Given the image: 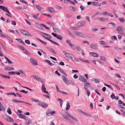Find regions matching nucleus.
<instances>
[{"mask_svg":"<svg viewBox=\"0 0 125 125\" xmlns=\"http://www.w3.org/2000/svg\"><path fill=\"white\" fill-rule=\"evenodd\" d=\"M20 31L25 36L31 37L32 36L30 33L25 30L21 29Z\"/></svg>","mask_w":125,"mask_h":125,"instance_id":"nucleus-1","label":"nucleus"},{"mask_svg":"<svg viewBox=\"0 0 125 125\" xmlns=\"http://www.w3.org/2000/svg\"><path fill=\"white\" fill-rule=\"evenodd\" d=\"M40 33L44 38L49 41L51 38V36L49 35L42 32H40Z\"/></svg>","mask_w":125,"mask_h":125,"instance_id":"nucleus-2","label":"nucleus"},{"mask_svg":"<svg viewBox=\"0 0 125 125\" xmlns=\"http://www.w3.org/2000/svg\"><path fill=\"white\" fill-rule=\"evenodd\" d=\"M90 84L89 83H87L84 84V88L85 90H88V88L90 87Z\"/></svg>","mask_w":125,"mask_h":125,"instance_id":"nucleus-3","label":"nucleus"},{"mask_svg":"<svg viewBox=\"0 0 125 125\" xmlns=\"http://www.w3.org/2000/svg\"><path fill=\"white\" fill-rule=\"evenodd\" d=\"M90 47L93 49L96 50L98 49V46L97 44L93 43L90 45Z\"/></svg>","mask_w":125,"mask_h":125,"instance_id":"nucleus-4","label":"nucleus"},{"mask_svg":"<svg viewBox=\"0 0 125 125\" xmlns=\"http://www.w3.org/2000/svg\"><path fill=\"white\" fill-rule=\"evenodd\" d=\"M79 79L80 81L83 82H85L87 81V80L84 77L82 76H79Z\"/></svg>","mask_w":125,"mask_h":125,"instance_id":"nucleus-5","label":"nucleus"},{"mask_svg":"<svg viewBox=\"0 0 125 125\" xmlns=\"http://www.w3.org/2000/svg\"><path fill=\"white\" fill-rule=\"evenodd\" d=\"M62 53L65 55V56L69 58L70 59L71 58H72V57L73 55L65 51L63 52Z\"/></svg>","mask_w":125,"mask_h":125,"instance_id":"nucleus-6","label":"nucleus"},{"mask_svg":"<svg viewBox=\"0 0 125 125\" xmlns=\"http://www.w3.org/2000/svg\"><path fill=\"white\" fill-rule=\"evenodd\" d=\"M30 60L31 63L33 65H37V64L36 60L32 58H30Z\"/></svg>","mask_w":125,"mask_h":125,"instance_id":"nucleus-7","label":"nucleus"},{"mask_svg":"<svg viewBox=\"0 0 125 125\" xmlns=\"http://www.w3.org/2000/svg\"><path fill=\"white\" fill-rule=\"evenodd\" d=\"M74 33L80 37H83V34L81 32L78 31H74Z\"/></svg>","mask_w":125,"mask_h":125,"instance_id":"nucleus-8","label":"nucleus"},{"mask_svg":"<svg viewBox=\"0 0 125 125\" xmlns=\"http://www.w3.org/2000/svg\"><path fill=\"white\" fill-rule=\"evenodd\" d=\"M38 105L43 108L46 107L48 106V105L47 104L43 102L40 103Z\"/></svg>","mask_w":125,"mask_h":125,"instance_id":"nucleus-9","label":"nucleus"},{"mask_svg":"<svg viewBox=\"0 0 125 125\" xmlns=\"http://www.w3.org/2000/svg\"><path fill=\"white\" fill-rule=\"evenodd\" d=\"M16 113L20 118L24 119L26 121L27 120L26 119V116L24 115L18 113Z\"/></svg>","mask_w":125,"mask_h":125,"instance_id":"nucleus-10","label":"nucleus"},{"mask_svg":"<svg viewBox=\"0 0 125 125\" xmlns=\"http://www.w3.org/2000/svg\"><path fill=\"white\" fill-rule=\"evenodd\" d=\"M31 15L32 16L34 17L36 19L38 20H40V17L39 15V14H37L35 15H34L32 14Z\"/></svg>","mask_w":125,"mask_h":125,"instance_id":"nucleus-11","label":"nucleus"},{"mask_svg":"<svg viewBox=\"0 0 125 125\" xmlns=\"http://www.w3.org/2000/svg\"><path fill=\"white\" fill-rule=\"evenodd\" d=\"M41 90L43 92L46 93L47 94H49L48 92L46 91V88L44 85L43 84L42 85L41 87Z\"/></svg>","mask_w":125,"mask_h":125,"instance_id":"nucleus-12","label":"nucleus"},{"mask_svg":"<svg viewBox=\"0 0 125 125\" xmlns=\"http://www.w3.org/2000/svg\"><path fill=\"white\" fill-rule=\"evenodd\" d=\"M69 9L72 11H76L77 10V8L75 7L70 6L69 7Z\"/></svg>","mask_w":125,"mask_h":125,"instance_id":"nucleus-13","label":"nucleus"},{"mask_svg":"<svg viewBox=\"0 0 125 125\" xmlns=\"http://www.w3.org/2000/svg\"><path fill=\"white\" fill-rule=\"evenodd\" d=\"M4 69L6 71H10L13 70L14 69V68L9 66H6Z\"/></svg>","mask_w":125,"mask_h":125,"instance_id":"nucleus-14","label":"nucleus"},{"mask_svg":"<svg viewBox=\"0 0 125 125\" xmlns=\"http://www.w3.org/2000/svg\"><path fill=\"white\" fill-rule=\"evenodd\" d=\"M33 78L36 80L40 81L41 82H43V80L41 78L38 76H33Z\"/></svg>","mask_w":125,"mask_h":125,"instance_id":"nucleus-15","label":"nucleus"},{"mask_svg":"<svg viewBox=\"0 0 125 125\" xmlns=\"http://www.w3.org/2000/svg\"><path fill=\"white\" fill-rule=\"evenodd\" d=\"M47 10L49 11H50L51 13H53L54 12V9L52 7H48L47 8Z\"/></svg>","mask_w":125,"mask_h":125,"instance_id":"nucleus-16","label":"nucleus"},{"mask_svg":"<svg viewBox=\"0 0 125 125\" xmlns=\"http://www.w3.org/2000/svg\"><path fill=\"white\" fill-rule=\"evenodd\" d=\"M90 54L92 56H93L94 57H99V55L97 53L92 52H90Z\"/></svg>","mask_w":125,"mask_h":125,"instance_id":"nucleus-17","label":"nucleus"},{"mask_svg":"<svg viewBox=\"0 0 125 125\" xmlns=\"http://www.w3.org/2000/svg\"><path fill=\"white\" fill-rule=\"evenodd\" d=\"M122 28L123 27L122 26H118L116 29V31L119 32V31H122L123 30Z\"/></svg>","mask_w":125,"mask_h":125,"instance_id":"nucleus-18","label":"nucleus"},{"mask_svg":"<svg viewBox=\"0 0 125 125\" xmlns=\"http://www.w3.org/2000/svg\"><path fill=\"white\" fill-rule=\"evenodd\" d=\"M63 81L67 85L68 82L67 81V79L66 77H65L64 76H63L62 77Z\"/></svg>","mask_w":125,"mask_h":125,"instance_id":"nucleus-19","label":"nucleus"},{"mask_svg":"<svg viewBox=\"0 0 125 125\" xmlns=\"http://www.w3.org/2000/svg\"><path fill=\"white\" fill-rule=\"evenodd\" d=\"M77 25L78 27H83L85 26V23H82L80 22H79L77 24Z\"/></svg>","mask_w":125,"mask_h":125,"instance_id":"nucleus-20","label":"nucleus"},{"mask_svg":"<svg viewBox=\"0 0 125 125\" xmlns=\"http://www.w3.org/2000/svg\"><path fill=\"white\" fill-rule=\"evenodd\" d=\"M78 59L79 60L81 61L86 62L87 63H89L88 61L87 60H84V59H83L81 57H80L78 58Z\"/></svg>","mask_w":125,"mask_h":125,"instance_id":"nucleus-21","label":"nucleus"},{"mask_svg":"<svg viewBox=\"0 0 125 125\" xmlns=\"http://www.w3.org/2000/svg\"><path fill=\"white\" fill-rule=\"evenodd\" d=\"M36 8L39 11H41L42 10L43 8L41 7L40 5H38L36 6Z\"/></svg>","mask_w":125,"mask_h":125,"instance_id":"nucleus-22","label":"nucleus"},{"mask_svg":"<svg viewBox=\"0 0 125 125\" xmlns=\"http://www.w3.org/2000/svg\"><path fill=\"white\" fill-rule=\"evenodd\" d=\"M72 58H71L70 59H72L74 62H78V61L75 57H74L72 55Z\"/></svg>","mask_w":125,"mask_h":125,"instance_id":"nucleus-23","label":"nucleus"},{"mask_svg":"<svg viewBox=\"0 0 125 125\" xmlns=\"http://www.w3.org/2000/svg\"><path fill=\"white\" fill-rule=\"evenodd\" d=\"M8 118L7 120V121L8 122H14V120L12 119L11 117L10 116H7Z\"/></svg>","mask_w":125,"mask_h":125,"instance_id":"nucleus-24","label":"nucleus"},{"mask_svg":"<svg viewBox=\"0 0 125 125\" xmlns=\"http://www.w3.org/2000/svg\"><path fill=\"white\" fill-rule=\"evenodd\" d=\"M70 107V103L69 102H67L66 104V110H68L69 109Z\"/></svg>","mask_w":125,"mask_h":125,"instance_id":"nucleus-25","label":"nucleus"},{"mask_svg":"<svg viewBox=\"0 0 125 125\" xmlns=\"http://www.w3.org/2000/svg\"><path fill=\"white\" fill-rule=\"evenodd\" d=\"M69 117L76 121H78V120L75 117H74L72 115H71L69 116Z\"/></svg>","mask_w":125,"mask_h":125,"instance_id":"nucleus-26","label":"nucleus"},{"mask_svg":"<svg viewBox=\"0 0 125 125\" xmlns=\"http://www.w3.org/2000/svg\"><path fill=\"white\" fill-rule=\"evenodd\" d=\"M69 117L76 121H78V120L75 117H74L72 115H71L69 116Z\"/></svg>","mask_w":125,"mask_h":125,"instance_id":"nucleus-27","label":"nucleus"},{"mask_svg":"<svg viewBox=\"0 0 125 125\" xmlns=\"http://www.w3.org/2000/svg\"><path fill=\"white\" fill-rule=\"evenodd\" d=\"M69 117L76 121H78V120L75 117H74L72 115H71L69 116Z\"/></svg>","mask_w":125,"mask_h":125,"instance_id":"nucleus-28","label":"nucleus"},{"mask_svg":"<svg viewBox=\"0 0 125 125\" xmlns=\"http://www.w3.org/2000/svg\"><path fill=\"white\" fill-rule=\"evenodd\" d=\"M69 117L76 121H78V120L75 117H74L72 115H71L69 116Z\"/></svg>","mask_w":125,"mask_h":125,"instance_id":"nucleus-29","label":"nucleus"},{"mask_svg":"<svg viewBox=\"0 0 125 125\" xmlns=\"http://www.w3.org/2000/svg\"><path fill=\"white\" fill-rule=\"evenodd\" d=\"M7 112L9 115H11L12 114V112L11 109L10 108H8Z\"/></svg>","mask_w":125,"mask_h":125,"instance_id":"nucleus-30","label":"nucleus"},{"mask_svg":"<svg viewBox=\"0 0 125 125\" xmlns=\"http://www.w3.org/2000/svg\"><path fill=\"white\" fill-rule=\"evenodd\" d=\"M118 20L121 22L123 23L125 22V20L123 18H119Z\"/></svg>","mask_w":125,"mask_h":125,"instance_id":"nucleus-31","label":"nucleus"},{"mask_svg":"<svg viewBox=\"0 0 125 125\" xmlns=\"http://www.w3.org/2000/svg\"><path fill=\"white\" fill-rule=\"evenodd\" d=\"M53 31L56 32H57L59 31L58 28L57 27H53Z\"/></svg>","mask_w":125,"mask_h":125,"instance_id":"nucleus-32","label":"nucleus"},{"mask_svg":"<svg viewBox=\"0 0 125 125\" xmlns=\"http://www.w3.org/2000/svg\"><path fill=\"white\" fill-rule=\"evenodd\" d=\"M58 101L59 102L61 107H62V104L63 103L61 99L58 98Z\"/></svg>","mask_w":125,"mask_h":125,"instance_id":"nucleus-33","label":"nucleus"},{"mask_svg":"<svg viewBox=\"0 0 125 125\" xmlns=\"http://www.w3.org/2000/svg\"><path fill=\"white\" fill-rule=\"evenodd\" d=\"M70 46H71V48L73 50H75L76 48V46L73 44H72Z\"/></svg>","mask_w":125,"mask_h":125,"instance_id":"nucleus-34","label":"nucleus"},{"mask_svg":"<svg viewBox=\"0 0 125 125\" xmlns=\"http://www.w3.org/2000/svg\"><path fill=\"white\" fill-rule=\"evenodd\" d=\"M16 40H17L18 42L22 43L23 44H25L23 42L22 40L20 39H16Z\"/></svg>","mask_w":125,"mask_h":125,"instance_id":"nucleus-35","label":"nucleus"},{"mask_svg":"<svg viewBox=\"0 0 125 125\" xmlns=\"http://www.w3.org/2000/svg\"><path fill=\"white\" fill-rule=\"evenodd\" d=\"M70 29L73 30H78L77 27H70Z\"/></svg>","mask_w":125,"mask_h":125,"instance_id":"nucleus-36","label":"nucleus"},{"mask_svg":"<svg viewBox=\"0 0 125 125\" xmlns=\"http://www.w3.org/2000/svg\"><path fill=\"white\" fill-rule=\"evenodd\" d=\"M56 38L60 41H61L62 39V37L60 35H57Z\"/></svg>","mask_w":125,"mask_h":125,"instance_id":"nucleus-37","label":"nucleus"},{"mask_svg":"<svg viewBox=\"0 0 125 125\" xmlns=\"http://www.w3.org/2000/svg\"><path fill=\"white\" fill-rule=\"evenodd\" d=\"M83 114L84 115L86 116H87L90 117V116H91V115H90L88 114L87 113H86L85 112H83Z\"/></svg>","mask_w":125,"mask_h":125,"instance_id":"nucleus-38","label":"nucleus"},{"mask_svg":"<svg viewBox=\"0 0 125 125\" xmlns=\"http://www.w3.org/2000/svg\"><path fill=\"white\" fill-rule=\"evenodd\" d=\"M23 52H24L25 53V54H29V52L27 51V50L25 49V48L23 50Z\"/></svg>","mask_w":125,"mask_h":125,"instance_id":"nucleus-39","label":"nucleus"},{"mask_svg":"<svg viewBox=\"0 0 125 125\" xmlns=\"http://www.w3.org/2000/svg\"><path fill=\"white\" fill-rule=\"evenodd\" d=\"M100 59L101 60L103 61H105L106 59L105 57L103 56H101L100 57Z\"/></svg>","mask_w":125,"mask_h":125,"instance_id":"nucleus-40","label":"nucleus"},{"mask_svg":"<svg viewBox=\"0 0 125 125\" xmlns=\"http://www.w3.org/2000/svg\"><path fill=\"white\" fill-rule=\"evenodd\" d=\"M94 82L95 83H98L100 82V80L98 79H94Z\"/></svg>","mask_w":125,"mask_h":125,"instance_id":"nucleus-41","label":"nucleus"},{"mask_svg":"<svg viewBox=\"0 0 125 125\" xmlns=\"http://www.w3.org/2000/svg\"><path fill=\"white\" fill-rule=\"evenodd\" d=\"M55 113L56 112L55 111H54L52 112L49 111V114H50V115H52L53 114H55Z\"/></svg>","mask_w":125,"mask_h":125,"instance_id":"nucleus-42","label":"nucleus"},{"mask_svg":"<svg viewBox=\"0 0 125 125\" xmlns=\"http://www.w3.org/2000/svg\"><path fill=\"white\" fill-rule=\"evenodd\" d=\"M49 41L51 42L52 43H53L55 45H56L59 46V44L57 43L54 42L53 41L51 40H49Z\"/></svg>","mask_w":125,"mask_h":125,"instance_id":"nucleus-43","label":"nucleus"},{"mask_svg":"<svg viewBox=\"0 0 125 125\" xmlns=\"http://www.w3.org/2000/svg\"><path fill=\"white\" fill-rule=\"evenodd\" d=\"M95 92L98 95H99L100 96H101V94L99 93V91L97 89H96L95 90Z\"/></svg>","mask_w":125,"mask_h":125,"instance_id":"nucleus-44","label":"nucleus"},{"mask_svg":"<svg viewBox=\"0 0 125 125\" xmlns=\"http://www.w3.org/2000/svg\"><path fill=\"white\" fill-rule=\"evenodd\" d=\"M66 43L68 44L70 46L72 44L71 43L70 41L69 40H66Z\"/></svg>","mask_w":125,"mask_h":125,"instance_id":"nucleus-45","label":"nucleus"},{"mask_svg":"<svg viewBox=\"0 0 125 125\" xmlns=\"http://www.w3.org/2000/svg\"><path fill=\"white\" fill-rule=\"evenodd\" d=\"M32 122V120L31 119H29L28 120V122L26 123L27 125H28L31 124Z\"/></svg>","mask_w":125,"mask_h":125,"instance_id":"nucleus-46","label":"nucleus"},{"mask_svg":"<svg viewBox=\"0 0 125 125\" xmlns=\"http://www.w3.org/2000/svg\"><path fill=\"white\" fill-rule=\"evenodd\" d=\"M38 40H39V41L40 42H41L43 44H44V45H46V43L44 42L43 41H42V40L40 39H38Z\"/></svg>","mask_w":125,"mask_h":125,"instance_id":"nucleus-47","label":"nucleus"},{"mask_svg":"<svg viewBox=\"0 0 125 125\" xmlns=\"http://www.w3.org/2000/svg\"><path fill=\"white\" fill-rule=\"evenodd\" d=\"M104 85L108 87L110 89L113 90V88L110 85L107 84L105 83H104Z\"/></svg>","mask_w":125,"mask_h":125,"instance_id":"nucleus-48","label":"nucleus"},{"mask_svg":"<svg viewBox=\"0 0 125 125\" xmlns=\"http://www.w3.org/2000/svg\"><path fill=\"white\" fill-rule=\"evenodd\" d=\"M60 71L61 73H63L65 76H67V75H66V73H65L63 70H62L61 69H60Z\"/></svg>","mask_w":125,"mask_h":125,"instance_id":"nucleus-49","label":"nucleus"},{"mask_svg":"<svg viewBox=\"0 0 125 125\" xmlns=\"http://www.w3.org/2000/svg\"><path fill=\"white\" fill-rule=\"evenodd\" d=\"M6 7H5L4 6L0 5V9L2 10H3L4 11L5 10Z\"/></svg>","mask_w":125,"mask_h":125,"instance_id":"nucleus-50","label":"nucleus"},{"mask_svg":"<svg viewBox=\"0 0 125 125\" xmlns=\"http://www.w3.org/2000/svg\"><path fill=\"white\" fill-rule=\"evenodd\" d=\"M112 84L113 85H114L115 87L116 88H117V89H118L119 90H120V88L116 84H115L114 83H112Z\"/></svg>","mask_w":125,"mask_h":125,"instance_id":"nucleus-51","label":"nucleus"},{"mask_svg":"<svg viewBox=\"0 0 125 125\" xmlns=\"http://www.w3.org/2000/svg\"><path fill=\"white\" fill-rule=\"evenodd\" d=\"M110 97L112 99H115V96L114 94H112L110 96Z\"/></svg>","mask_w":125,"mask_h":125,"instance_id":"nucleus-52","label":"nucleus"},{"mask_svg":"<svg viewBox=\"0 0 125 125\" xmlns=\"http://www.w3.org/2000/svg\"><path fill=\"white\" fill-rule=\"evenodd\" d=\"M3 78H8V79H10V77L9 76H8L7 75H4V77Z\"/></svg>","mask_w":125,"mask_h":125,"instance_id":"nucleus-53","label":"nucleus"},{"mask_svg":"<svg viewBox=\"0 0 125 125\" xmlns=\"http://www.w3.org/2000/svg\"><path fill=\"white\" fill-rule=\"evenodd\" d=\"M112 24L113 26V27H114L116 26V25L115 23H114L113 22H109L108 23V24Z\"/></svg>","mask_w":125,"mask_h":125,"instance_id":"nucleus-54","label":"nucleus"},{"mask_svg":"<svg viewBox=\"0 0 125 125\" xmlns=\"http://www.w3.org/2000/svg\"><path fill=\"white\" fill-rule=\"evenodd\" d=\"M102 13L104 15H108V13L107 12H102Z\"/></svg>","mask_w":125,"mask_h":125,"instance_id":"nucleus-55","label":"nucleus"},{"mask_svg":"<svg viewBox=\"0 0 125 125\" xmlns=\"http://www.w3.org/2000/svg\"><path fill=\"white\" fill-rule=\"evenodd\" d=\"M25 42L28 44H29L30 43L29 40H25Z\"/></svg>","mask_w":125,"mask_h":125,"instance_id":"nucleus-56","label":"nucleus"},{"mask_svg":"<svg viewBox=\"0 0 125 125\" xmlns=\"http://www.w3.org/2000/svg\"><path fill=\"white\" fill-rule=\"evenodd\" d=\"M99 43H100V44L105 45V42L103 41H101L99 42Z\"/></svg>","mask_w":125,"mask_h":125,"instance_id":"nucleus-57","label":"nucleus"},{"mask_svg":"<svg viewBox=\"0 0 125 125\" xmlns=\"http://www.w3.org/2000/svg\"><path fill=\"white\" fill-rule=\"evenodd\" d=\"M20 1L21 2L24 3H25V4L28 5L27 3L24 0H20Z\"/></svg>","mask_w":125,"mask_h":125,"instance_id":"nucleus-58","label":"nucleus"},{"mask_svg":"<svg viewBox=\"0 0 125 125\" xmlns=\"http://www.w3.org/2000/svg\"><path fill=\"white\" fill-rule=\"evenodd\" d=\"M4 11H5L7 13H8L9 14H10L11 13H10V12H9V10H8L6 8H5V10H4Z\"/></svg>","mask_w":125,"mask_h":125,"instance_id":"nucleus-59","label":"nucleus"},{"mask_svg":"<svg viewBox=\"0 0 125 125\" xmlns=\"http://www.w3.org/2000/svg\"><path fill=\"white\" fill-rule=\"evenodd\" d=\"M7 62H8V63L9 64L13 63V62L11 61H10L8 59H7Z\"/></svg>","mask_w":125,"mask_h":125,"instance_id":"nucleus-60","label":"nucleus"},{"mask_svg":"<svg viewBox=\"0 0 125 125\" xmlns=\"http://www.w3.org/2000/svg\"><path fill=\"white\" fill-rule=\"evenodd\" d=\"M7 116H9L7 115H5L3 116V117L7 121V120L8 119V118Z\"/></svg>","mask_w":125,"mask_h":125,"instance_id":"nucleus-61","label":"nucleus"},{"mask_svg":"<svg viewBox=\"0 0 125 125\" xmlns=\"http://www.w3.org/2000/svg\"><path fill=\"white\" fill-rule=\"evenodd\" d=\"M31 100L33 102H39V100H35L33 98H31Z\"/></svg>","mask_w":125,"mask_h":125,"instance_id":"nucleus-62","label":"nucleus"},{"mask_svg":"<svg viewBox=\"0 0 125 125\" xmlns=\"http://www.w3.org/2000/svg\"><path fill=\"white\" fill-rule=\"evenodd\" d=\"M99 19L100 20V21L101 22H104L105 21H104V18H99Z\"/></svg>","mask_w":125,"mask_h":125,"instance_id":"nucleus-63","label":"nucleus"},{"mask_svg":"<svg viewBox=\"0 0 125 125\" xmlns=\"http://www.w3.org/2000/svg\"><path fill=\"white\" fill-rule=\"evenodd\" d=\"M50 51L51 52H52L54 53L55 54H56V53L55 51L53 49H50Z\"/></svg>","mask_w":125,"mask_h":125,"instance_id":"nucleus-64","label":"nucleus"}]
</instances>
